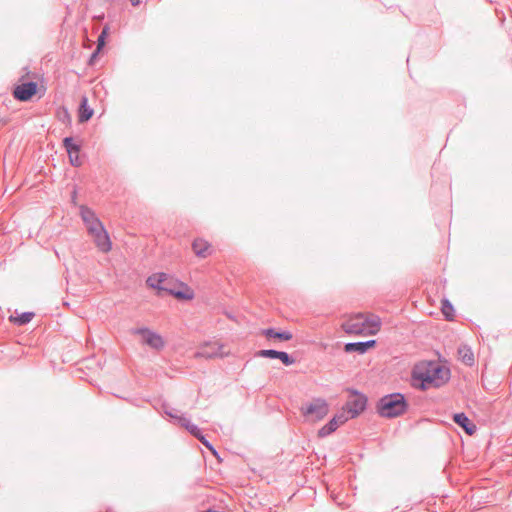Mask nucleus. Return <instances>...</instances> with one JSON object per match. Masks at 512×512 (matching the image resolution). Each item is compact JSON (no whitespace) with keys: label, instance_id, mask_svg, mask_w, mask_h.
Here are the masks:
<instances>
[{"label":"nucleus","instance_id":"nucleus-8","mask_svg":"<svg viewBox=\"0 0 512 512\" xmlns=\"http://www.w3.org/2000/svg\"><path fill=\"white\" fill-rule=\"evenodd\" d=\"M37 92V84L33 81H28L17 85L13 90V97L19 101L30 100Z\"/></svg>","mask_w":512,"mask_h":512},{"label":"nucleus","instance_id":"nucleus-4","mask_svg":"<svg viewBox=\"0 0 512 512\" xmlns=\"http://www.w3.org/2000/svg\"><path fill=\"white\" fill-rule=\"evenodd\" d=\"M133 333L141 335L143 342L153 349L160 350L164 347L165 343L161 335L146 327L135 328Z\"/></svg>","mask_w":512,"mask_h":512},{"label":"nucleus","instance_id":"nucleus-26","mask_svg":"<svg viewBox=\"0 0 512 512\" xmlns=\"http://www.w3.org/2000/svg\"><path fill=\"white\" fill-rule=\"evenodd\" d=\"M207 449H209L214 455L217 454L214 446L206 439V437L202 434L199 438H197Z\"/></svg>","mask_w":512,"mask_h":512},{"label":"nucleus","instance_id":"nucleus-15","mask_svg":"<svg viewBox=\"0 0 512 512\" xmlns=\"http://www.w3.org/2000/svg\"><path fill=\"white\" fill-rule=\"evenodd\" d=\"M192 249L200 258H206L210 254V244L203 239H195L192 243Z\"/></svg>","mask_w":512,"mask_h":512},{"label":"nucleus","instance_id":"nucleus-28","mask_svg":"<svg viewBox=\"0 0 512 512\" xmlns=\"http://www.w3.org/2000/svg\"><path fill=\"white\" fill-rule=\"evenodd\" d=\"M177 422H178L181 426L185 427V429L187 428V426H188L189 424H191V421H190L188 418H186L185 416H179V417H177Z\"/></svg>","mask_w":512,"mask_h":512},{"label":"nucleus","instance_id":"nucleus-11","mask_svg":"<svg viewBox=\"0 0 512 512\" xmlns=\"http://www.w3.org/2000/svg\"><path fill=\"white\" fill-rule=\"evenodd\" d=\"M93 235L96 246L102 251V252H108L112 248V243L110 241L109 235L107 231L105 230L104 226L101 227V229H97L90 233Z\"/></svg>","mask_w":512,"mask_h":512},{"label":"nucleus","instance_id":"nucleus-24","mask_svg":"<svg viewBox=\"0 0 512 512\" xmlns=\"http://www.w3.org/2000/svg\"><path fill=\"white\" fill-rule=\"evenodd\" d=\"M186 430L195 438H199L203 434L200 428L192 422L187 426Z\"/></svg>","mask_w":512,"mask_h":512},{"label":"nucleus","instance_id":"nucleus-5","mask_svg":"<svg viewBox=\"0 0 512 512\" xmlns=\"http://www.w3.org/2000/svg\"><path fill=\"white\" fill-rule=\"evenodd\" d=\"M366 405L367 397L362 393L353 391L352 396L346 403V408L351 418H355L366 409Z\"/></svg>","mask_w":512,"mask_h":512},{"label":"nucleus","instance_id":"nucleus-1","mask_svg":"<svg viewBox=\"0 0 512 512\" xmlns=\"http://www.w3.org/2000/svg\"><path fill=\"white\" fill-rule=\"evenodd\" d=\"M412 375L415 382H420L414 385L425 390L445 384L450 379V370L439 363L430 362L424 367H417Z\"/></svg>","mask_w":512,"mask_h":512},{"label":"nucleus","instance_id":"nucleus-19","mask_svg":"<svg viewBox=\"0 0 512 512\" xmlns=\"http://www.w3.org/2000/svg\"><path fill=\"white\" fill-rule=\"evenodd\" d=\"M221 348H222L221 346L215 347V345L214 346H205V347H202L196 353V355L199 357H204V358H214V357L222 356Z\"/></svg>","mask_w":512,"mask_h":512},{"label":"nucleus","instance_id":"nucleus-25","mask_svg":"<svg viewBox=\"0 0 512 512\" xmlns=\"http://www.w3.org/2000/svg\"><path fill=\"white\" fill-rule=\"evenodd\" d=\"M106 35H107V31H106V29H103L97 39V50H101L104 47Z\"/></svg>","mask_w":512,"mask_h":512},{"label":"nucleus","instance_id":"nucleus-2","mask_svg":"<svg viewBox=\"0 0 512 512\" xmlns=\"http://www.w3.org/2000/svg\"><path fill=\"white\" fill-rule=\"evenodd\" d=\"M409 404L402 393H391L379 399L376 405L377 413L384 418H396L403 415Z\"/></svg>","mask_w":512,"mask_h":512},{"label":"nucleus","instance_id":"nucleus-22","mask_svg":"<svg viewBox=\"0 0 512 512\" xmlns=\"http://www.w3.org/2000/svg\"><path fill=\"white\" fill-rule=\"evenodd\" d=\"M442 313L446 320L451 321L454 317V307L448 299L442 300Z\"/></svg>","mask_w":512,"mask_h":512},{"label":"nucleus","instance_id":"nucleus-31","mask_svg":"<svg viewBox=\"0 0 512 512\" xmlns=\"http://www.w3.org/2000/svg\"><path fill=\"white\" fill-rule=\"evenodd\" d=\"M99 51H100V50H97V49H96V50L92 53L91 58H90V61H93V59H94V58H96V56H97V54H98V52H99Z\"/></svg>","mask_w":512,"mask_h":512},{"label":"nucleus","instance_id":"nucleus-10","mask_svg":"<svg viewBox=\"0 0 512 512\" xmlns=\"http://www.w3.org/2000/svg\"><path fill=\"white\" fill-rule=\"evenodd\" d=\"M258 357L279 359L285 366H290L295 363V359L287 352L278 351L274 349L259 350L256 354Z\"/></svg>","mask_w":512,"mask_h":512},{"label":"nucleus","instance_id":"nucleus-20","mask_svg":"<svg viewBox=\"0 0 512 512\" xmlns=\"http://www.w3.org/2000/svg\"><path fill=\"white\" fill-rule=\"evenodd\" d=\"M34 315L35 314L33 312H23L16 317L11 316L10 319L15 324H17L19 326H23V325L29 323L33 319Z\"/></svg>","mask_w":512,"mask_h":512},{"label":"nucleus","instance_id":"nucleus-16","mask_svg":"<svg viewBox=\"0 0 512 512\" xmlns=\"http://www.w3.org/2000/svg\"><path fill=\"white\" fill-rule=\"evenodd\" d=\"M262 334L267 338H276L281 341H289L293 338V335L289 331H277L274 328H267L262 331Z\"/></svg>","mask_w":512,"mask_h":512},{"label":"nucleus","instance_id":"nucleus-17","mask_svg":"<svg viewBox=\"0 0 512 512\" xmlns=\"http://www.w3.org/2000/svg\"><path fill=\"white\" fill-rule=\"evenodd\" d=\"M93 109L88 106V100L86 97H83L80 102L79 107V122L84 123L91 119L93 116Z\"/></svg>","mask_w":512,"mask_h":512},{"label":"nucleus","instance_id":"nucleus-9","mask_svg":"<svg viewBox=\"0 0 512 512\" xmlns=\"http://www.w3.org/2000/svg\"><path fill=\"white\" fill-rule=\"evenodd\" d=\"M80 215L89 233L101 229L102 222L95 215L94 211L87 206L80 207Z\"/></svg>","mask_w":512,"mask_h":512},{"label":"nucleus","instance_id":"nucleus-29","mask_svg":"<svg viewBox=\"0 0 512 512\" xmlns=\"http://www.w3.org/2000/svg\"><path fill=\"white\" fill-rule=\"evenodd\" d=\"M165 413H166L169 417H171V418H173V419H176V420H177V417H179L178 415L174 414L172 411H167V410H166V411H165Z\"/></svg>","mask_w":512,"mask_h":512},{"label":"nucleus","instance_id":"nucleus-14","mask_svg":"<svg viewBox=\"0 0 512 512\" xmlns=\"http://www.w3.org/2000/svg\"><path fill=\"white\" fill-rule=\"evenodd\" d=\"M365 322L363 316L351 319L343 323V329L347 334L360 335L364 332Z\"/></svg>","mask_w":512,"mask_h":512},{"label":"nucleus","instance_id":"nucleus-13","mask_svg":"<svg viewBox=\"0 0 512 512\" xmlns=\"http://www.w3.org/2000/svg\"><path fill=\"white\" fill-rule=\"evenodd\" d=\"M453 421L461 427L466 434L472 436L476 430V425L468 418L464 412L455 413L453 415Z\"/></svg>","mask_w":512,"mask_h":512},{"label":"nucleus","instance_id":"nucleus-23","mask_svg":"<svg viewBox=\"0 0 512 512\" xmlns=\"http://www.w3.org/2000/svg\"><path fill=\"white\" fill-rule=\"evenodd\" d=\"M364 322L365 324H368L371 328H373V330L370 331L371 334H375L381 326V319L375 315L366 318Z\"/></svg>","mask_w":512,"mask_h":512},{"label":"nucleus","instance_id":"nucleus-3","mask_svg":"<svg viewBox=\"0 0 512 512\" xmlns=\"http://www.w3.org/2000/svg\"><path fill=\"white\" fill-rule=\"evenodd\" d=\"M167 280L168 274L161 272L149 276L146 280V283L150 288L156 289L158 291V295H160V293L164 291L177 299L190 300L193 298L192 293H185L183 291L174 290L173 288H171L167 284Z\"/></svg>","mask_w":512,"mask_h":512},{"label":"nucleus","instance_id":"nucleus-7","mask_svg":"<svg viewBox=\"0 0 512 512\" xmlns=\"http://www.w3.org/2000/svg\"><path fill=\"white\" fill-rule=\"evenodd\" d=\"M63 146L68 154L70 164L74 167H80L82 165V160L79 157L80 144L75 143L73 137L69 136L63 139Z\"/></svg>","mask_w":512,"mask_h":512},{"label":"nucleus","instance_id":"nucleus-30","mask_svg":"<svg viewBox=\"0 0 512 512\" xmlns=\"http://www.w3.org/2000/svg\"><path fill=\"white\" fill-rule=\"evenodd\" d=\"M130 3L133 5V6H137L140 4L141 0H129Z\"/></svg>","mask_w":512,"mask_h":512},{"label":"nucleus","instance_id":"nucleus-6","mask_svg":"<svg viewBox=\"0 0 512 512\" xmlns=\"http://www.w3.org/2000/svg\"><path fill=\"white\" fill-rule=\"evenodd\" d=\"M303 414L314 415L317 420L323 419L329 411L327 402L322 398L314 399L305 408H302Z\"/></svg>","mask_w":512,"mask_h":512},{"label":"nucleus","instance_id":"nucleus-21","mask_svg":"<svg viewBox=\"0 0 512 512\" xmlns=\"http://www.w3.org/2000/svg\"><path fill=\"white\" fill-rule=\"evenodd\" d=\"M339 426L336 423L335 419H331L327 424H325L319 431V437H326L332 434Z\"/></svg>","mask_w":512,"mask_h":512},{"label":"nucleus","instance_id":"nucleus-27","mask_svg":"<svg viewBox=\"0 0 512 512\" xmlns=\"http://www.w3.org/2000/svg\"><path fill=\"white\" fill-rule=\"evenodd\" d=\"M332 419L336 420V423L338 426H340L341 424H344L348 420V418L346 417V415L344 413L337 414Z\"/></svg>","mask_w":512,"mask_h":512},{"label":"nucleus","instance_id":"nucleus-18","mask_svg":"<svg viewBox=\"0 0 512 512\" xmlns=\"http://www.w3.org/2000/svg\"><path fill=\"white\" fill-rule=\"evenodd\" d=\"M458 356L464 364L468 366H472L474 364V354L467 345H461L458 348Z\"/></svg>","mask_w":512,"mask_h":512},{"label":"nucleus","instance_id":"nucleus-12","mask_svg":"<svg viewBox=\"0 0 512 512\" xmlns=\"http://www.w3.org/2000/svg\"><path fill=\"white\" fill-rule=\"evenodd\" d=\"M376 345V340H367L361 342H349L344 345V351L346 353H357L364 354L370 348Z\"/></svg>","mask_w":512,"mask_h":512}]
</instances>
